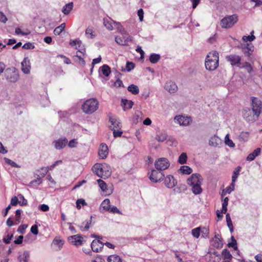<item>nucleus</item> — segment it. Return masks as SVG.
Wrapping results in <instances>:
<instances>
[{
  "label": "nucleus",
  "instance_id": "f257e3e1",
  "mask_svg": "<svg viewBox=\"0 0 262 262\" xmlns=\"http://www.w3.org/2000/svg\"><path fill=\"white\" fill-rule=\"evenodd\" d=\"M219 53L217 51L209 52L205 59V68L207 70L213 71L219 67Z\"/></svg>",
  "mask_w": 262,
  "mask_h": 262
},
{
  "label": "nucleus",
  "instance_id": "f03ea898",
  "mask_svg": "<svg viewBox=\"0 0 262 262\" xmlns=\"http://www.w3.org/2000/svg\"><path fill=\"white\" fill-rule=\"evenodd\" d=\"M99 102L95 98L85 100L81 106L82 111L86 114H92L98 108Z\"/></svg>",
  "mask_w": 262,
  "mask_h": 262
},
{
  "label": "nucleus",
  "instance_id": "7ed1b4c3",
  "mask_svg": "<svg viewBox=\"0 0 262 262\" xmlns=\"http://www.w3.org/2000/svg\"><path fill=\"white\" fill-rule=\"evenodd\" d=\"M4 75L6 80L11 83H15L19 79L18 71L15 67L7 68Z\"/></svg>",
  "mask_w": 262,
  "mask_h": 262
},
{
  "label": "nucleus",
  "instance_id": "20e7f679",
  "mask_svg": "<svg viewBox=\"0 0 262 262\" xmlns=\"http://www.w3.org/2000/svg\"><path fill=\"white\" fill-rule=\"evenodd\" d=\"M238 21V17L233 14L223 18L221 21V26L223 28L228 29L232 27Z\"/></svg>",
  "mask_w": 262,
  "mask_h": 262
},
{
  "label": "nucleus",
  "instance_id": "39448f33",
  "mask_svg": "<svg viewBox=\"0 0 262 262\" xmlns=\"http://www.w3.org/2000/svg\"><path fill=\"white\" fill-rule=\"evenodd\" d=\"M251 100L253 113L256 117L258 118L262 108L261 101L258 98L255 97H251Z\"/></svg>",
  "mask_w": 262,
  "mask_h": 262
},
{
  "label": "nucleus",
  "instance_id": "423d86ee",
  "mask_svg": "<svg viewBox=\"0 0 262 262\" xmlns=\"http://www.w3.org/2000/svg\"><path fill=\"white\" fill-rule=\"evenodd\" d=\"M104 169L105 168L103 166L102 164L100 163L95 164L92 168L93 172L101 178L102 177L104 173L106 176H110L111 174V172L109 170H104Z\"/></svg>",
  "mask_w": 262,
  "mask_h": 262
},
{
  "label": "nucleus",
  "instance_id": "0eeeda50",
  "mask_svg": "<svg viewBox=\"0 0 262 262\" xmlns=\"http://www.w3.org/2000/svg\"><path fill=\"white\" fill-rule=\"evenodd\" d=\"M170 165V163L167 159L160 158L158 159L155 162L156 168L160 171L167 169Z\"/></svg>",
  "mask_w": 262,
  "mask_h": 262
},
{
  "label": "nucleus",
  "instance_id": "6e6552de",
  "mask_svg": "<svg viewBox=\"0 0 262 262\" xmlns=\"http://www.w3.org/2000/svg\"><path fill=\"white\" fill-rule=\"evenodd\" d=\"M164 178V174L160 171L156 169H152L149 178L150 180L153 183H157L159 181H162Z\"/></svg>",
  "mask_w": 262,
  "mask_h": 262
},
{
  "label": "nucleus",
  "instance_id": "1a4fd4ad",
  "mask_svg": "<svg viewBox=\"0 0 262 262\" xmlns=\"http://www.w3.org/2000/svg\"><path fill=\"white\" fill-rule=\"evenodd\" d=\"M202 176L199 173L192 174L187 180V184L190 186L202 183Z\"/></svg>",
  "mask_w": 262,
  "mask_h": 262
},
{
  "label": "nucleus",
  "instance_id": "9d476101",
  "mask_svg": "<svg viewBox=\"0 0 262 262\" xmlns=\"http://www.w3.org/2000/svg\"><path fill=\"white\" fill-rule=\"evenodd\" d=\"M176 122L179 123L180 125L186 126L190 124L192 121V119L190 117L184 116H178L174 118Z\"/></svg>",
  "mask_w": 262,
  "mask_h": 262
},
{
  "label": "nucleus",
  "instance_id": "9b49d317",
  "mask_svg": "<svg viewBox=\"0 0 262 262\" xmlns=\"http://www.w3.org/2000/svg\"><path fill=\"white\" fill-rule=\"evenodd\" d=\"M82 238L83 236L81 235L76 234L69 236L68 240L72 244L76 246H79L81 245L84 242Z\"/></svg>",
  "mask_w": 262,
  "mask_h": 262
},
{
  "label": "nucleus",
  "instance_id": "f8f14e48",
  "mask_svg": "<svg viewBox=\"0 0 262 262\" xmlns=\"http://www.w3.org/2000/svg\"><path fill=\"white\" fill-rule=\"evenodd\" d=\"M92 250L95 252H99L101 251L104 246V243L100 239H94L91 243Z\"/></svg>",
  "mask_w": 262,
  "mask_h": 262
},
{
  "label": "nucleus",
  "instance_id": "ddd939ff",
  "mask_svg": "<svg viewBox=\"0 0 262 262\" xmlns=\"http://www.w3.org/2000/svg\"><path fill=\"white\" fill-rule=\"evenodd\" d=\"M227 60L230 62L232 66H237L241 63V58L239 56L235 54H231L226 56Z\"/></svg>",
  "mask_w": 262,
  "mask_h": 262
},
{
  "label": "nucleus",
  "instance_id": "4468645a",
  "mask_svg": "<svg viewBox=\"0 0 262 262\" xmlns=\"http://www.w3.org/2000/svg\"><path fill=\"white\" fill-rule=\"evenodd\" d=\"M68 142V139L66 137L61 138L53 142L55 148L58 150L63 149L67 145Z\"/></svg>",
  "mask_w": 262,
  "mask_h": 262
},
{
  "label": "nucleus",
  "instance_id": "2eb2a0df",
  "mask_svg": "<svg viewBox=\"0 0 262 262\" xmlns=\"http://www.w3.org/2000/svg\"><path fill=\"white\" fill-rule=\"evenodd\" d=\"M21 71L26 74H28L30 72V62L29 58L26 57L24 58L23 61L21 63Z\"/></svg>",
  "mask_w": 262,
  "mask_h": 262
},
{
  "label": "nucleus",
  "instance_id": "dca6fc26",
  "mask_svg": "<svg viewBox=\"0 0 262 262\" xmlns=\"http://www.w3.org/2000/svg\"><path fill=\"white\" fill-rule=\"evenodd\" d=\"M108 147L106 144L101 143L98 151V155L102 159L106 158L108 155Z\"/></svg>",
  "mask_w": 262,
  "mask_h": 262
},
{
  "label": "nucleus",
  "instance_id": "f3484780",
  "mask_svg": "<svg viewBox=\"0 0 262 262\" xmlns=\"http://www.w3.org/2000/svg\"><path fill=\"white\" fill-rule=\"evenodd\" d=\"M109 120L111 123V126H110V128L113 130L114 129H121L122 127L121 123L115 117L113 116L109 117Z\"/></svg>",
  "mask_w": 262,
  "mask_h": 262
},
{
  "label": "nucleus",
  "instance_id": "a211bd4d",
  "mask_svg": "<svg viewBox=\"0 0 262 262\" xmlns=\"http://www.w3.org/2000/svg\"><path fill=\"white\" fill-rule=\"evenodd\" d=\"M122 37L117 36L115 37V41L118 45L121 46H127L129 40H131L130 36L122 35Z\"/></svg>",
  "mask_w": 262,
  "mask_h": 262
},
{
  "label": "nucleus",
  "instance_id": "6ab92c4d",
  "mask_svg": "<svg viewBox=\"0 0 262 262\" xmlns=\"http://www.w3.org/2000/svg\"><path fill=\"white\" fill-rule=\"evenodd\" d=\"M253 51L254 46L251 43H247L246 45L242 47L243 52L246 56H247L248 57H250Z\"/></svg>",
  "mask_w": 262,
  "mask_h": 262
},
{
  "label": "nucleus",
  "instance_id": "aec40b11",
  "mask_svg": "<svg viewBox=\"0 0 262 262\" xmlns=\"http://www.w3.org/2000/svg\"><path fill=\"white\" fill-rule=\"evenodd\" d=\"M243 116L244 118L247 121H251L254 119V118H252L253 116H252V114L253 113L252 111V109L251 110L249 107H245L243 111ZM255 115H253V117Z\"/></svg>",
  "mask_w": 262,
  "mask_h": 262
},
{
  "label": "nucleus",
  "instance_id": "412c9836",
  "mask_svg": "<svg viewBox=\"0 0 262 262\" xmlns=\"http://www.w3.org/2000/svg\"><path fill=\"white\" fill-rule=\"evenodd\" d=\"M165 184L169 188H172L174 187L177 182L172 176L168 175L165 179Z\"/></svg>",
  "mask_w": 262,
  "mask_h": 262
},
{
  "label": "nucleus",
  "instance_id": "4be33fe9",
  "mask_svg": "<svg viewBox=\"0 0 262 262\" xmlns=\"http://www.w3.org/2000/svg\"><path fill=\"white\" fill-rule=\"evenodd\" d=\"M165 89L169 93H173L177 91L178 87L174 82L170 81L166 83Z\"/></svg>",
  "mask_w": 262,
  "mask_h": 262
},
{
  "label": "nucleus",
  "instance_id": "5701e85b",
  "mask_svg": "<svg viewBox=\"0 0 262 262\" xmlns=\"http://www.w3.org/2000/svg\"><path fill=\"white\" fill-rule=\"evenodd\" d=\"M134 104V103L131 100H128L126 99H122L121 106L123 107L124 110L130 109Z\"/></svg>",
  "mask_w": 262,
  "mask_h": 262
},
{
  "label": "nucleus",
  "instance_id": "b1692460",
  "mask_svg": "<svg viewBox=\"0 0 262 262\" xmlns=\"http://www.w3.org/2000/svg\"><path fill=\"white\" fill-rule=\"evenodd\" d=\"M241 169V167L240 166H238L233 171V174L232 176V182L231 183V186L233 187L235 186V182H236L237 178H238V176L239 174Z\"/></svg>",
  "mask_w": 262,
  "mask_h": 262
},
{
  "label": "nucleus",
  "instance_id": "393cba45",
  "mask_svg": "<svg viewBox=\"0 0 262 262\" xmlns=\"http://www.w3.org/2000/svg\"><path fill=\"white\" fill-rule=\"evenodd\" d=\"M30 257V253L28 251H25L24 253L20 255L18 259L19 262H28Z\"/></svg>",
  "mask_w": 262,
  "mask_h": 262
},
{
  "label": "nucleus",
  "instance_id": "a878e982",
  "mask_svg": "<svg viewBox=\"0 0 262 262\" xmlns=\"http://www.w3.org/2000/svg\"><path fill=\"white\" fill-rule=\"evenodd\" d=\"M114 23L116 24L117 30L122 35L129 36L120 23L114 21Z\"/></svg>",
  "mask_w": 262,
  "mask_h": 262
},
{
  "label": "nucleus",
  "instance_id": "bb28decb",
  "mask_svg": "<svg viewBox=\"0 0 262 262\" xmlns=\"http://www.w3.org/2000/svg\"><path fill=\"white\" fill-rule=\"evenodd\" d=\"M73 8V3L71 2L66 4L62 8V12L65 15H68L70 13L71 11Z\"/></svg>",
  "mask_w": 262,
  "mask_h": 262
},
{
  "label": "nucleus",
  "instance_id": "cd10ccee",
  "mask_svg": "<svg viewBox=\"0 0 262 262\" xmlns=\"http://www.w3.org/2000/svg\"><path fill=\"white\" fill-rule=\"evenodd\" d=\"M201 185L202 183H199L198 184L191 186L192 187L191 190L193 193H194L195 195H197L202 193V188H201Z\"/></svg>",
  "mask_w": 262,
  "mask_h": 262
},
{
  "label": "nucleus",
  "instance_id": "c85d7f7f",
  "mask_svg": "<svg viewBox=\"0 0 262 262\" xmlns=\"http://www.w3.org/2000/svg\"><path fill=\"white\" fill-rule=\"evenodd\" d=\"M100 69L101 73L104 76L108 77L110 75L111 71L108 65L104 64L100 68Z\"/></svg>",
  "mask_w": 262,
  "mask_h": 262
},
{
  "label": "nucleus",
  "instance_id": "c756f323",
  "mask_svg": "<svg viewBox=\"0 0 262 262\" xmlns=\"http://www.w3.org/2000/svg\"><path fill=\"white\" fill-rule=\"evenodd\" d=\"M107 260V262H122V260L120 257L116 254H113L108 256Z\"/></svg>",
  "mask_w": 262,
  "mask_h": 262
},
{
  "label": "nucleus",
  "instance_id": "7c9ffc66",
  "mask_svg": "<svg viewBox=\"0 0 262 262\" xmlns=\"http://www.w3.org/2000/svg\"><path fill=\"white\" fill-rule=\"evenodd\" d=\"M127 90L134 95H137L139 93V89L138 86L133 84L128 86Z\"/></svg>",
  "mask_w": 262,
  "mask_h": 262
},
{
  "label": "nucleus",
  "instance_id": "2f4dec72",
  "mask_svg": "<svg viewBox=\"0 0 262 262\" xmlns=\"http://www.w3.org/2000/svg\"><path fill=\"white\" fill-rule=\"evenodd\" d=\"M179 170L183 174H189L192 172V169L188 166H182L180 167Z\"/></svg>",
  "mask_w": 262,
  "mask_h": 262
},
{
  "label": "nucleus",
  "instance_id": "473e14b6",
  "mask_svg": "<svg viewBox=\"0 0 262 262\" xmlns=\"http://www.w3.org/2000/svg\"><path fill=\"white\" fill-rule=\"evenodd\" d=\"M66 28V24L62 23L60 26L55 28L54 30V33L55 35H59Z\"/></svg>",
  "mask_w": 262,
  "mask_h": 262
},
{
  "label": "nucleus",
  "instance_id": "72a5a7b5",
  "mask_svg": "<svg viewBox=\"0 0 262 262\" xmlns=\"http://www.w3.org/2000/svg\"><path fill=\"white\" fill-rule=\"evenodd\" d=\"M220 141V139L217 136L212 137L209 141V144L210 145L212 146L213 147H216L219 145V142Z\"/></svg>",
  "mask_w": 262,
  "mask_h": 262
},
{
  "label": "nucleus",
  "instance_id": "f704fd0d",
  "mask_svg": "<svg viewBox=\"0 0 262 262\" xmlns=\"http://www.w3.org/2000/svg\"><path fill=\"white\" fill-rule=\"evenodd\" d=\"M160 59V55L158 54L152 53L149 56V61L152 63H156Z\"/></svg>",
  "mask_w": 262,
  "mask_h": 262
},
{
  "label": "nucleus",
  "instance_id": "c9c22d12",
  "mask_svg": "<svg viewBox=\"0 0 262 262\" xmlns=\"http://www.w3.org/2000/svg\"><path fill=\"white\" fill-rule=\"evenodd\" d=\"M249 133L248 132H242L238 137L239 141L245 142L248 140Z\"/></svg>",
  "mask_w": 262,
  "mask_h": 262
},
{
  "label": "nucleus",
  "instance_id": "e433bc0d",
  "mask_svg": "<svg viewBox=\"0 0 262 262\" xmlns=\"http://www.w3.org/2000/svg\"><path fill=\"white\" fill-rule=\"evenodd\" d=\"M222 256L225 259L230 260L232 258V256L231 254L230 251L227 249H224L222 253Z\"/></svg>",
  "mask_w": 262,
  "mask_h": 262
},
{
  "label": "nucleus",
  "instance_id": "4c0bfd02",
  "mask_svg": "<svg viewBox=\"0 0 262 262\" xmlns=\"http://www.w3.org/2000/svg\"><path fill=\"white\" fill-rule=\"evenodd\" d=\"M110 201L108 199H105L101 203V206L103 207V209L107 211L111 209Z\"/></svg>",
  "mask_w": 262,
  "mask_h": 262
},
{
  "label": "nucleus",
  "instance_id": "58836bf2",
  "mask_svg": "<svg viewBox=\"0 0 262 262\" xmlns=\"http://www.w3.org/2000/svg\"><path fill=\"white\" fill-rule=\"evenodd\" d=\"M187 160V156L186 153L182 152L179 156L178 162L181 164H185Z\"/></svg>",
  "mask_w": 262,
  "mask_h": 262
},
{
  "label": "nucleus",
  "instance_id": "ea45409f",
  "mask_svg": "<svg viewBox=\"0 0 262 262\" xmlns=\"http://www.w3.org/2000/svg\"><path fill=\"white\" fill-rule=\"evenodd\" d=\"M53 244L58 246L59 249H60L64 244V241L60 239L58 237H55L53 241Z\"/></svg>",
  "mask_w": 262,
  "mask_h": 262
},
{
  "label": "nucleus",
  "instance_id": "a19ab883",
  "mask_svg": "<svg viewBox=\"0 0 262 262\" xmlns=\"http://www.w3.org/2000/svg\"><path fill=\"white\" fill-rule=\"evenodd\" d=\"M226 222L228 227L229 228L230 231L232 232L233 231V226L232 225V221L229 213H227L226 216Z\"/></svg>",
  "mask_w": 262,
  "mask_h": 262
},
{
  "label": "nucleus",
  "instance_id": "79ce46f5",
  "mask_svg": "<svg viewBox=\"0 0 262 262\" xmlns=\"http://www.w3.org/2000/svg\"><path fill=\"white\" fill-rule=\"evenodd\" d=\"M97 182L102 191L103 192H106L107 189L106 183L101 179L98 180Z\"/></svg>",
  "mask_w": 262,
  "mask_h": 262
},
{
  "label": "nucleus",
  "instance_id": "37998d69",
  "mask_svg": "<svg viewBox=\"0 0 262 262\" xmlns=\"http://www.w3.org/2000/svg\"><path fill=\"white\" fill-rule=\"evenodd\" d=\"M231 242L228 244V245H227L229 247H232L234 250H237V242H236V239L234 238L233 236H232L231 237Z\"/></svg>",
  "mask_w": 262,
  "mask_h": 262
},
{
  "label": "nucleus",
  "instance_id": "c03bdc74",
  "mask_svg": "<svg viewBox=\"0 0 262 262\" xmlns=\"http://www.w3.org/2000/svg\"><path fill=\"white\" fill-rule=\"evenodd\" d=\"M234 187H233L230 185V186L227 187L225 189H223L222 193L221 196L223 198L227 193L230 194L232 191L234 190Z\"/></svg>",
  "mask_w": 262,
  "mask_h": 262
},
{
  "label": "nucleus",
  "instance_id": "a18cd8bd",
  "mask_svg": "<svg viewBox=\"0 0 262 262\" xmlns=\"http://www.w3.org/2000/svg\"><path fill=\"white\" fill-rule=\"evenodd\" d=\"M167 139V135L165 133H159L157 134L156 139L159 142H163Z\"/></svg>",
  "mask_w": 262,
  "mask_h": 262
},
{
  "label": "nucleus",
  "instance_id": "49530a36",
  "mask_svg": "<svg viewBox=\"0 0 262 262\" xmlns=\"http://www.w3.org/2000/svg\"><path fill=\"white\" fill-rule=\"evenodd\" d=\"M76 208L78 209H81V205H82L83 206L87 205V203H86L85 200L83 199H77V200L76 201Z\"/></svg>",
  "mask_w": 262,
  "mask_h": 262
},
{
  "label": "nucleus",
  "instance_id": "de8ad7c7",
  "mask_svg": "<svg viewBox=\"0 0 262 262\" xmlns=\"http://www.w3.org/2000/svg\"><path fill=\"white\" fill-rule=\"evenodd\" d=\"M225 144L230 147H234L235 146L234 143L231 139H229V136L228 134L226 135L225 136Z\"/></svg>",
  "mask_w": 262,
  "mask_h": 262
},
{
  "label": "nucleus",
  "instance_id": "09e8293b",
  "mask_svg": "<svg viewBox=\"0 0 262 262\" xmlns=\"http://www.w3.org/2000/svg\"><path fill=\"white\" fill-rule=\"evenodd\" d=\"M253 33H254V31H252L251 32V35H249V36H244L243 37V40L244 41H253V40L255 39V37L254 35H253Z\"/></svg>",
  "mask_w": 262,
  "mask_h": 262
},
{
  "label": "nucleus",
  "instance_id": "8fccbe9b",
  "mask_svg": "<svg viewBox=\"0 0 262 262\" xmlns=\"http://www.w3.org/2000/svg\"><path fill=\"white\" fill-rule=\"evenodd\" d=\"M192 235L195 238H198L201 234V227H197L192 230Z\"/></svg>",
  "mask_w": 262,
  "mask_h": 262
},
{
  "label": "nucleus",
  "instance_id": "3c124183",
  "mask_svg": "<svg viewBox=\"0 0 262 262\" xmlns=\"http://www.w3.org/2000/svg\"><path fill=\"white\" fill-rule=\"evenodd\" d=\"M140 114L141 112H138L135 114L132 119L133 123L137 124L139 121H141V118L140 117Z\"/></svg>",
  "mask_w": 262,
  "mask_h": 262
},
{
  "label": "nucleus",
  "instance_id": "603ef678",
  "mask_svg": "<svg viewBox=\"0 0 262 262\" xmlns=\"http://www.w3.org/2000/svg\"><path fill=\"white\" fill-rule=\"evenodd\" d=\"M85 34L86 35H90V38H93L96 36L94 31L93 30L92 28L88 27L85 30Z\"/></svg>",
  "mask_w": 262,
  "mask_h": 262
},
{
  "label": "nucleus",
  "instance_id": "864d4df0",
  "mask_svg": "<svg viewBox=\"0 0 262 262\" xmlns=\"http://www.w3.org/2000/svg\"><path fill=\"white\" fill-rule=\"evenodd\" d=\"M76 48L78 49V52L83 54V56L85 54V49L84 48V46L81 42V44H77Z\"/></svg>",
  "mask_w": 262,
  "mask_h": 262
},
{
  "label": "nucleus",
  "instance_id": "5fc2aeb1",
  "mask_svg": "<svg viewBox=\"0 0 262 262\" xmlns=\"http://www.w3.org/2000/svg\"><path fill=\"white\" fill-rule=\"evenodd\" d=\"M13 237V234H8L3 237V241L7 244L10 243L12 237Z\"/></svg>",
  "mask_w": 262,
  "mask_h": 262
},
{
  "label": "nucleus",
  "instance_id": "6e6d98bb",
  "mask_svg": "<svg viewBox=\"0 0 262 262\" xmlns=\"http://www.w3.org/2000/svg\"><path fill=\"white\" fill-rule=\"evenodd\" d=\"M209 233V230L208 228L206 227L201 228V233L202 235L204 237H206L208 236Z\"/></svg>",
  "mask_w": 262,
  "mask_h": 262
},
{
  "label": "nucleus",
  "instance_id": "4d7b16f0",
  "mask_svg": "<svg viewBox=\"0 0 262 262\" xmlns=\"http://www.w3.org/2000/svg\"><path fill=\"white\" fill-rule=\"evenodd\" d=\"M4 160L5 162L11 165V166L13 167H19V166L14 161H12L11 160L8 159V158H5Z\"/></svg>",
  "mask_w": 262,
  "mask_h": 262
},
{
  "label": "nucleus",
  "instance_id": "13d9d810",
  "mask_svg": "<svg viewBox=\"0 0 262 262\" xmlns=\"http://www.w3.org/2000/svg\"><path fill=\"white\" fill-rule=\"evenodd\" d=\"M135 64L133 62L127 61L126 64V70L127 72H130L135 68Z\"/></svg>",
  "mask_w": 262,
  "mask_h": 262
},
{
  "label": "nucleus",
  "instance_id": "bf43d9fd",
  "mask_svg": "<svg viewBox=\"0 0 262 262\" xmlns=\"http://www.w3.org/2000/svg\"><path fill=\"white\" fill-rule=\"evenodd\" d=\"M15 34L17 35H21L23 36H25L29 35L30 33V31L28 32H24L21 31V29L19 28H16L15 31Z\"/></svg>",
  "mask_w": 262,
  "mask_h": 262
},
{
  "label": "nucleus",
  "instance_id": "052dcab7",
  "mask_svg": "<svg viewBox=\"0 0 262 262\" xmlns=\"http://www.w3.org/2000/svg\"><path fill=\"white\" fill-rule=\"evenodd\" d=\"M19 204V202L18 201V199L17 196H14L11 198L10 204L13 206H16L18 204Z\"/></svg>",
  "mask_w": 262,
  "mask_h": 262
},
{
  "label": "nucleus",
  "instance_id": "680f3d73",
  "mask_svg": "<svg viewBox=\"0 0 262 262\" xmlns=\"http://www.w3.org/2000/svg\"><path fill=\"white\" fill-rule=\"evenodd\" d=\"M107 211L113 213L122 214L121 212L117 208V207L114 206L112 207L111 206V209Z\"/></svg>",
  "mask_w": 262,
  "mask_h": 262
},
{
  "label": "nucleus",
  "instance_id": "e2e57ef3",
  "mask_svg": "<svg viewBox=\"0 0 262 262\" xmlns=\"http://www.w3.org/2000/svg\"><path fill=\"white\" fill-rule=\"evenodd\" d=\"M35 48V46L31 42H27L25 43L23 46V48L27 50H30V49H33Z\"/></svg>",
  "mask_w": 262,
  "mask_h": 262
},
{
  "label": "nucleus",
  "instance_id": "0e129e2a",
  "mask_svg": "<svg viewBox=\"0 0 262 262\" xmlns=\"http://www.w3.org/2000/svg\"><path fill=\"white\" fill-rule=\"evenodd\" d=\"M18 197L20 199L22 200L21 202H19V204L20 206H26L28 204L27 200L24 198V195L22 194H19Z\"/></svg>",
  "mask_w": 262,
  "mask_h": 262
},
{
  "label": "nucleus",
  "instance_id": "69168bd1",
  "mask_svg": "<svg viewBox=\"0 0 262 262\" xmlns=\"http://www.w3.org/2000/svg\"><path fill=\"white\" fill-rule=\"evenodd\" d=\"M113 130L114 137L115 138L121 137L123 134V132L120 129H114Z\"/></svg>",
  "mask_w": 262,
  "mask_h": 262
},
{
  "label": "nucleus",
  "instance_id": "338daca9",
  "mask_svg": "<svg viewBox=\"0 0 262 262\" xmlns=\"http://www.w3.org/2000/svg\"><path fill=\"white\" fill-rule=\"evenodd\" d=\"M137 52L139 53L140 54V58L143 59L144 57V52L142 49L141 47L140 46H138L136 49Z\"/></svg>",
  "mask_w": 262,
  "mask_h": 262
},
{
  "label": "nucleus",
  "instance_id": "774afa93",
  "mask_svg": "<svg viewBox=\"0 0 262 262\" xmlns=\"http://www.w3.org/2000/svg\"><path fill=\"white\" fill-rule=\"evenodd\" d=\"M92 262H105L104 259H103L102 256L97 255L94 260H92Z\"/></svg>",
  "mask_w": 262,
  "mask_h": 262
}]
</instances>
